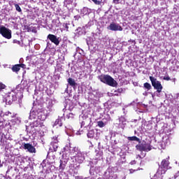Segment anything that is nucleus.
<instances>
[{
    "mask_svg": "<svg viewBox=\"0 0 179 179\" xmlns=\"http://www.w3.org/2000/svg\"><path fill=\"white\" fill-rule=\"evenodd\" d=\"M12 126L10 123L3 119L0 120V136L1 142L3 143V146H6V141L5 139L10 141V134H9Z\"/></svg>",
    "mask_w": 179,
    "mask_h": 179,
    "instance_id": "nucleus-1",
    "label": "nucleus"
},
{
    "mask_svg": "<svg viewBox=\"0 0 179 179\" xmlns=\"http://www.w3.org/2000/svg\"><path fill=\"white\" fill-rule=\"evenodd\" d=\"M86 154L78 147H73L71 151V159L74 164H82L85 162Z\"/></svg>",
    "mask_w": 179,
    "mask_h": 179,
    "instance_id": "nucleus-2",
    "label": "nucleus"
},
{
    "mask_svg": "<svg viewBox=\"0 0 179 179\" xmlns=\"http://www.w3.org/2000/svg\"><path fill=\"white\" fill-rule=\"evenodd\" d=\"M103 28L101 26H98L95 32L92 33V37H88L86 39V43L88 45L89 48H93V50H96V46L98 44L97 41L96 40V37H99L101 33H103Z\"/></svg>",
    "mask_w": 179,
    "mask_h": 179,
    "instance_id": "nucleus-3",
    "label": "nucleus"
},
{
    "mask_svg": "<svg viewBox=\"0 0 179 179\" xmlns=\"http://www.w3.org/2000/svg\"><path fill=\"white\" fill-rule=\"evenodd\" d=\"M49 113H46L43 109L31 110L29 113V120H39L40 121H45Z\"/></svg>",
    "mask_w": 179,
    "mask_h": 179,
    "instance_id": "nucleus-4",
    "label": "nucleus"
},
{
    "mask_svg": "<svg viewBox=\"0 0 179 179\" xmlns=\"http://www.w3.org/2000/svg\"><path fill=\"white\" fill-rule=\"evenodd\" d=\"M55 163V155L50 151L48 153L47 160H43L41 163L43 169H48L50 171H52L55 169V166L52 164Z\"/></svg>",
    "mask_w": 179,
    "mask_h": 179,
    "instance_id": "nucleus-5",
    "label": "nucleus"
},
{
    "mask_svg": "<svg viewBox=\"0 0 179 179\" xmlns=\"http://www.w3.org/2000/svg\"><path fill=\"white\" fill-rule=\"evenodd\" d=\"M98 79L102 82V83H105V85H108V86H111L112 87H115L117 83L113 77L108 75H101L98 77Z\"/></svg>",
    "mask_w": 179,
    "mask_h": 179,
    "instance_id": "nucleus-6",
    "label": "nucleus"
},
{
    "mask_svg": "<svg viewBox=\"0 0 179 179\" xmlns=\"http://www.w3.org/2000/svg\"><path fill=\"white\" fill-rule=\"evenodd\" d=\"M19 94H21V96H23L22 94V92H20L18 93H16V92L12 91L11 92H8L6 97L3 99V101H5L6 104H8L10 106L13 101H16L17 100V97L19 96Z\"/></svg>",
    "mask_w": 179,
    "mask_h": 179,
    "instance_id": "nucleus-7",
    "label": "nucleus"
},
{
    "mask_svg": "<svg viewBox=\"0 0 179 179\" xmlns=\"http://www.w3.org/2000/svg\"><path fill=\"white\" fill-rule=\"evenodd\" d=\"M136 148L137 150H139V152H141L143 157L146 156V153L143 152H150V150H152L150 143H147L146 141H143L141 144L136 145Z\"/></svg>",
    "mask_w": 179,
    "mask_h": 179,
    "instance_id": "nucleus-8",
    "label": "nucleus"
},
{
    "mask_svg": "<svg viewBox=\"0 0 179 179\" xmlns=\"http://www.w3.org/2000/svg\"><path fill=\"white\" fill-rule=\"evenodd\" d=\"M150 80L151 81L154 89L157 90L155 92V95L159 96V93H162V91L163 90V85H162V83L153 76H150Z\"/></svg>",
    "mask_w": 179,
    "mask_h": 179,
    "instance_id": "nucleus-9",
    "label": "nucleus"
},
{
    "mask_svg": "<svg viewBox=\"0 0 179 179\" xmlns=\"http://www.w3.org/2000/svg\"><path fill=\"white\" fill-rule=\"evenodd\" d=\"M171 136L173 134L169 131L163 135L162 142L159 144V149H166V147L171 143Z\"/></svg>",
    "mask_w": 179,
    "mask_h": 179,
    "instance_id": "nucleus-10",
    "label": "nucleus"
},
{
    "mask_svg": "<svg viewBox=\"0 0 179 179\" xmlns=\"http://www.w3.org/2000/svg\"><path fill=\"white\" fill-rule=\"evenodd\" d=\"M169 159H163L161 166L159 167L158 171H157L156 176H162V174H165L167 170H169Z\"/></svg>",
    "mask_w": 179,
    "mask_h": 179,
    "instance_id": "nucleus-11",
    "label": "nucleus"
},
{
    "mask_svg": "<svg viewBox=\"0 0 179 179\" xmlns=\"http://www.w3.org/2000/svg\"><path fill=\"white\" fill-rule=\"evenodd\" d=\"M72 148L73 147L71 146V143L65 145V147L64 148L62 158L60 160L68 162V160H69V157H71V152L72 150Z\"/></svg>",
    "mask_w": 179,
    "mask_h": 179,
    "instance_id": "nucleus-12",
    "label": "nucleus"
},
{
    "mask_svg": "<svg viewBox=\"0 0 179 179\" xmlns=\"http://www.w3.org/2000/svg\"><path fill=\"white\" fill-rule=\"evenodd\" d=\"M0 34L8 40H10V38H12V31L5 27L3 25H0Z\"/></svg>",
    "mask_w": 179,
    "mask_h": 179,
    "instance_id": "nucleus-13",
    "label": "nucleus"
},
{
    "mask_svg": "<svg viewBox=\"0 0 179 179\" xmlns=\"http://www.w3.org/2000/svg\"><path fill=\"white\" fill-rule=\"evenodd\" d=\"M38 125H39V123L37 120H34V122H31L29 126H26L27 131L31 134H34L36 132L35 128H37Z\"/></svg>",
    "mask_w": 179,
    "mask_h": 179,
    "instance_id": "nucleus-14",
    "label": "nucleus"
},
{
    "mask_svg": "<svg viewBox=\"0 0 179 179\" xmlns=\"http://www.w3.org/2000/svg\"><path fill=\"white\" fill-rule=\"evenodd\" d=\"M104 179H117V174L113 171L111 168H108L103 174Z\"/></svg>",
    "mask_w": 179,
    "mask_h": 179,
    "instance_id": "nucleus-15",
    "label": "nucleus"
},
{
    "mask_svg": "<svg viewBox=\"0 0 179 179\" xmlns=\"http://www.w3.org/2000/svg\"><path fill=\"white\" fill-rule=\"evenodd\" d=\"M107 29L111 31H122V27L115 22H111L110 25L107 27Z\"/></svg>",
    "mask_w": 179,
    "mask_h": 179,
    "instance_id": "nucleus-16",
    "label": "nucleus"
},
{
    "mask_svg": "<svg viewBox=\"0 0 179 179\" xmlns=\"http://www.w3.org/2000/svg\"><path fill=\"white\" fill-rule=\"evenodd\" d=\"M80 121H81V128L82 127H85V125H89L90 122H92V119L87 115H80Z\"/></svg>",
    "mask_w": 179,
    "mask_h": 179,
    "instance_id": "nucleus-17",
    "label": "nucleus"
},
{
    "mask_svg": "<svg viewBox=\"0 0 179 179\" xmlns=\"http://www.w3.org/2000/svg\"><path fill=\"white\" fill-rule=\"evenodd\" d=\"M99 173H100V167L99 166H92L90 169V174L91 177H94V178H97Z\"/></svg>",
    "mask_w": 179,
    "mask_h": 179,
    "instance_id": "nucleus-18",
    "label": "nucleus"
},
{
    "mask_svg": "<svg viewBox=\"0 0 179 179\" xmlns=\"http://www.w3.org/2000/svg\"><path fill=\"white\" fill-rule=\"evenodd\" d=\"M47 38H48V40H50L51 41V43H53V44H55L56 45H59V43L61 41H59V37H57V36H55L54 34H50L49 35H48Z\"/></svg>",
    "mask_w": 179,
    "mask_h": 179,
    "instance_id": "nucleus-19",
    "label": "nucleus"
},
{
    "mask_svg": "<svg viewBox=\"0 0 179 179\" xmlns=\"http://www.w3.org/2000/svg\"><path fill=\"white\" fill-rule=\"evenodd\" d=\"M22 148L29 153H36V148L30 143H24Z\"/></svg>",
    "mask_w": 179,
    "mask_h": 179,
    "instance_id": "nucleus-20",
    "label": "nucleus"
},
{
    "mask_svg": "<svg viewBox=\"0 0 179 179\" xmlns=\"http://www.w3.org/2000/svg\"><path fill=\"white\" fill-rule=\"evenodd\" d=\"M57 149H58V140L56 139L50 143L49 150L54 153V152H57Z\"/></svg>",
    "mask_w": 179,
    "mask_h": 179,
    "instance_id": "nucleus-21",
    "label": "nucleus"
},
{
    "mask_svg": "<svg viewBox=\"0 0 179 179\" xmlns=\"http://www.w3.org/2000/svg\"><path fill=\"white\" fill-rule=\"evenodd\" d=\"M127 125V119L124 116L119 117L118 127L124 129Z\"/></svg>",
    "mask_w": 179,
    "mask_h": 179,
    "instance_id": "nucleus-22",
    "label": "nucleus"
},
{
    "mask_svg": "<svg viewBox=\"0 0 179 179\" xmlns=\"http://www.w3.org/2000/svg\"><path fill=\"white\" fill-rule=\"evenodd\" d=\"M65 120V117L64 116L59 117L57 120H55V122L53 124V127H62V122Z\"/></svg>",
    "mask_w": 179,
    "mask_h": 179,
    "instance_id": "nucleus-23",
    "label": "nucleus"
},
{
    "mask_svg": "<svg viewBox=\"0 0 179 179\" xmlns=\"http://www.w3.org/2000/svg\"><path fill=\"white\" fill-rule=\"evenodd\" d=\"M95 22V20H90L89 22L83 27L84 30L85 31H87L90 29V27H92V26L94 25Z\"/></svg>",
    "mask_w": 179,
    "mask_h": 179,
    "instance_id": "nucleus-24",
    "label": "nucleus"
},
{
    "mask_svg": "<svg viewBox=\"0 0 179 179\" xmlns=\"http://www.w3.org/2000/svg\"><path fill=\"white\" fill-rule=\"evenodd\" d=\"M67 82H68V85H69L72 87H76V86L78 85V84L76 83V81H75V79L72 78H68Z\"/></svg>",
    "mask_w": 179,
    "mask_h": 179,
    "instance_id": "nucleus-25",
    "label": "nucleus"
},
{
    "mask_svg": "<svg viewBox=\"0 0 179 179\" xmlns=\"http://www.w3.org/2000/svg\"><path fill=\"white\" fill-rule=\"evenodd\" d=\"M3 117H8V118H15L16 117V113H12L10 111H7L5 113H3Z\"/></svg>",
    "mask_w": 179,
    "mask_h": 179,
    "instance_id": "nucleus-26",
    "label": "nucleus"
},
{
    "mask_svg": "<svg viewBox=\"0 0 179 179\" xmlns=\"http://www.w3.org/2000/svg\"><path fill=\"white\" fill-rule=\"evenodd\" d=\"M96 157L95 160H101V159H103V151L99 150H96Z\"/></svg>",
    "mask_w": 179,
    "mask_h": 179,
    "instance_id": "nucleus-27",
    "label": "nucleus"
},
{
    "mask_svg": "<svg viewBox=\"0 0 179 179\" xmlns=\"http://www.w3.org/2000/svg\"><path fill=\"white\" fill-rule=\"evenodd\" d=\"M66 163H68L66 161L60 159V165L59 169V171L65 170V167H66Z\"/></svg>",
    "mask_w": 179,
    "mask_h": 179,
    "instance_id": "nucleus-28",
    "label": "nucleus"
},
{
    "mask_svg": "<svg viewBox=\"0 0 179 179\" xmlns=\"http://www.w3.org/2000/svg\"><path fill=\"white\" fill-rule=\"evenodd\" d=\"M110 120H111V117H110V114L107 113V114H104L102 121H103L105 124H107V122H108V121H110Z\"/></svg>",
    "mask_w": 179,
    "mask_h": 179,
    "instance_id": "nucleus-29",
    "label": "nucleus"
},
{
    "mask_svg": "<svg viewBox=\"0 0 179 179\" xmlns=\"http://www.w3.org/2000/svg\"><path fill=\"white\" fill-rule=\"evenodd\" d=\"M87 138H94V130L93 129H91V130H89L87 134Z\"/></svg>",
    "mask_w": 179,
    "mask_h": 179,
    "instance_id": "nucleus-30",
    "label": "nucleus"
},
{
    "mask_svg": "<svg viewBox=\"0 0 179 179\" xmlns=\"http://www.w3.org/2000/svg\"><path fill=\"white\" fill-rule=\"evenodd\" d=\"M11 122H13V124H20V122H22V119H20V117H16L14 118L11 120Z\"/></svg>",
    "mask_w": 179,
    "mask_h": 179,
    "instance_id": "nucleus-31",
    "label": "nucleus"
},
{
    "mask_svg": "<svg viewBox=\"0 0 179 179\" xmlns=\"http://www.w3.org/2000/svg\"><path fill=\"white\" fill-rule=\"evenodd\" d=\"M128 141H134L136 142H141V139H139V138L134 136H131V137H127Z\"/></svg>",
    "mask_w": 179,
    "mask_h": 179,
    "instance_id": "nucleus-32",
    "label": "nucleus"
},
{
    "mask_svg": "<svg viewBox=\"0 0 179 179\" xmlns=\"http://www.w3.org/2000/svg\"><path fill=\"white\" fill-rule=\"evenodd\" d=\"M13 72H19L20 71V66L19 64H16L12 68Z\"/></svg>",
    "mask_w": 179,
    "mask_h": 179,
    "instance_id": "nucleus-33",
    "label": "nucleus"
},
{
    "mask_svg": "<svg viewBox=\"0 0 179 179\" xmlns=\"http://www.w3.org/2000/svg\"><path fill=\"white\" fill-rule=\"evenodd\" d=\"M145 89H146L148 91L152 89V85L149 83H145L143 85Z\"/></svg>",
    "mask_w": 179,
    "mask_h": 179,
    "instance_id": "nucleus-34",
    "label": "nucleus"
},
{
    "mask_svg": "<svg viewBox=\"0 0 179 179\" xmlns=\"http://www.w3.org/2000/svg\"><path fill=\"white\" fill-rule=\"evenodd\" d=\"M89 13V8L85 7L81 10L82 15H87Z\"/></svg>",
    "mask_w": 179,
    "mask_h": 179,
    "instance_id": "nucleus-35",
    "label": "nucleus"
},
{
    "mask_svg": "<svg viewBox=\"0 0 179 179\" xmlns=\"http://www.w3.org/2000/svg\"><path fill=\"white\" fill-rule=\"evenodd\" d=\"M52 111H54V109L52 108V107H50V106H48L47 110H45L46 114L49 113V115H50V113H52Z\"/></svg>",
    "mask_w": 179,
    "mask_h": 179,
    "instance_id": "nucleus-36",
    "label": "nucleus"
},
{
    "mask_svg": "<svg viewBox=\"0 0 179 179\" xmlns=\"http://www.w3.org/2000/svg\"><path fill=\"white\" fill-rule=\"evenodd\" d=\"M106 125V122H104V121H99L98 122V127H99L100 128H103V127H105Z\"/></svg>",
    "mask_w": 179,
    "mask_h": 179,
    "instance_id": "nucleus-37",
    "label": "nucleus"
},
{
    "mask_svg": "<svg viewBox=\"0 0 179 179\" xmlns=\"http://www.w3.org/2000/svg\"><path fill=\"white\" fill-rule=\"evenodd\" d=\"M175 101H176V106H178L179 103V93L175 95Z\"/></svg>",
    "mask_w": 179,
    "mask_h": 179,
    "instance_id": "nucleus-38",
    "label": "nucleus"
},
{
    "mask_svg": "<svg viewBox=\"0 0 179 179\" xmlns=\"http://www.w3.org/2000/svg\"><path fill=\"white\" fill-rule=\"evenodd\" d=\"M14 5L17 12H22V8H20V6H19V4H14Z\"/></svg>",
    "mask_w": 179,
    "mask_h": 179,
    "instance_id": "nucleus-39",
    "label": "nucleus"
},
{
    "mask_svg": "<svg viewBox=\"0 0 179 179\" xmlns=\"http://www.w3.org/2000/svg\"><path fill=\"white\" fill-rule=\"evenodd\" d=\"M3 120V111L2 110V108H0V120Z\"/></svg>",
    "mask_w": 179,
    "mask_h": 179,
    "instance_id": "nucleus-40",
    "label": "nucleus"
},
{
    "mask_svg": "<svg viewBox=\"0 0 179 179\" xmlns=\"http://www.w3.org/2000/svg\"><path fill=\"white\" fill-rule=\"evenodd\" d=\"M13 170V167L8 166V170L6 171V174H9V173H10Z\"/></svg>",
    "mask_w": 179,
    "mask_h": 179,
    "instance_id": "nucleus-41",
    "label": "nucleus"
},
{
    "mask_svg": "<svg viewBox=\"0 0 179 179\" xmlns=\"http://www.w3.org/2000/svg\"><path fill=\"white\" fill-rule=\"evenodd\" d=\"M92 1L95 3V5H100V3H101V1L100 0H92Z\"/></svg>",
    "mask_w": 179,
    "mask_h": 179,
    "instance_id": "nucleus-42",
    "label": "nucleus"
},
{
    "mask_svg": "<svg viewBox=\"0 0 179 179\" xmlns=\"http://www.w3.org/2000/svg\"><path fill=\"white\" fill-rule=\"evenodd\" d=\"M52 23L55 24V23H57L56 24V27H58L59 26V20H53L52 21Z\"/></svg>",
    "mask_w": 179,
    "mask_h": 179,
    "instance_id": "nucleus-43",
    "label": "nucleus"
},
{
    "mask_svg": "<svg viewBox=\"0 0 179 179\" xmlns=\"http://www.w3.org/2000/svg\"><path fill=\"white\" fill-rule=\"evenodd\" d=\"M52 106H54V103H52V101L51 100H50L48 101V107H52Z\"/></svg>",
    "mask_w": 179,
    "mask_h": 179,
    "instance_id": "nucleus-44",
    "label": "nucleus"
},
{
    "mask_svg": "<svg viewBox=\"0 0 179 179\" xmlns=\"http://www.w3.org/2000/svg\"><path fill=\"white\" fill-rule=\"evenodd\" d=\"M129 43H131V44H134V45L136 44V42L132 39L129 40Z\"/></svg>",
    "mask_w": 179,
    "mask_h": 179,
    "instance_id": "nucleus-45",
    "label": "nucleus"
},
{
    "mask_svg": "<svg viewBox=\"0 0 179 179\" xmlns=\"http://www.w3.org/2000/svg\"><path fill=\"white\" fill-rule=\"evenodd\" d=\"M2 89H5V85L0 83V90H2Z\"/></svg>",
    "mask_w": 179,
    "mask_h": 179,
    "instance_id": "nucleus-46",
    "label": "nucleus"
},
{
    "mask_svg": "<svg viewBox=\"0 0 179 179\" xmlns=\"http://www.w3.org/2000/svg\"><path fill=\"white\" fill-rule=\"evenodd\" d=\"M47 48H51V43H50L49 41H47Z\"/></svg>",
    "mask_w": 179,
    "mask_h": 179,
    "instance_id": "nucleus-47",
    "label": "nucleus"
},
{
    "mask_svg": "<svg viewBox=\"0 0 179 179\" xmlns=\"http://www.w3.org/2000/svg\"><path fill=\"white\" fill-rule=\"evenodd\" d=\"M171 80V78H170V77L169 76L164 77V80Z\"/></svg>",
    "mask_w": 179,
    "mask_h": 179,
    "instance_id": "nucleus-48",
    "label": "nucleus"
},
{
    "mask_svg": "<svg viewBox=\"0 0 179 179\" xmlns=\"http://www.w3.org/2000/svg\"><path fill=\"white\" fill-rule=\"evenodd\" d=\"M143 157V155H141V156L139 155H138L136 156V159H139V160H141Z\"/></svg>",
    "mask_w": 179,
    "mask_h": 179,
    "instance_id": "nucleus-49",
    "label": "nucleus"
},
{
    "mask_svg": "<svg viewBox=\"0 0 179 179\" xmlns=\"http://www.w3.org/2000/svg\"><path fill=\"white\" fill-rule=\"evenodd\" d=\"M69 24H64V27H65V29H66L68 30V29H69Z\"/></svg>",
    "mask_w": 179,
    "mask_h": 179,
    "instance_id": "nucleus-50",
    "label": "nucleus"
},
{
    "mask_svg": "<svg viewBox=\"0 0 179 179\" xmlns=\"http://www.w3.org/2000/svg\"><path fill=\"white\" fill-rule=\"evenodd\" d=\"M20 66L21 68H23V69H26V66H25L24 64H20Z\"/></svg>",
    "mask_w": 179,
    "mask_h": 179,
    "instance_id": "nucleus-51",
    "label": "nucleus"
},
{
    "mask_svg": "<svg viewBox=\"0 0 179 179\" xmlns=\"http://www.w3.org/2000/svg\"><path fill=\"white\" fill-rule=\"evenodd\" d=\"M113 3H115L116 5L120 3V0H113Z\"/></svg>",
    "mask_w": 179,
    "mask_h": 179,
    "instance_id": "nucleus-52",
    "label": "nucleus"
},
{
    "mask_svg": "<svg viewBox=\"0 0 179 179\" xmlns=\"http://www.w3.org/2000/svg\"><path fill=\"white\" fill-rule=\"evenodd\" d=\"M130 164H131V166L134 165V164H136V161H135V160L131 161L130 162Z\"/></svg>",
    "mask_w": 179,
    "mask_h": 179,
    "instance_id": "nucleus-53",
    "label": "nucleus"
},
{
    "mask_svg": "<svg viewBox=\"0 0 179 179\" xmlns=\"http://www.w3.org/2000/svg\"><path fill=\"white\" fill-rule=\"evenodd\" d=\"M136 171V170H134V169H129V173L130 174H132L134 173V172Z\"/></svg>",
    "mask_w": 179,
    "mask_h": 179,
    "instance_id": "nucleus-54",
    "label": "nucleus"
},
{
    "mask_svg": "<svg viewBox=\"0 0 179 179\" xmlns=\"http://www.w3.org/2000/svg\"><path fill=\"white\" fill-rule=\"evenodd\" d=\"M143 95H144V96H148V92H145V93H143Z\"/></svg>",
    "mask_w": 179,
    "mask_h": 179,
    "instance_id": "nucleus-55",
    "label": "nucleus"
},
{
    "mask_svg": "<svg viewBox=\"0 0 179 179\" xmlns=\"http://www.w3.org/2000/svg\"><path fill=\"white\" fill-rule=\"evenodd\" d=\"M65 92L68 93V85H67V87H66V90H65Z\"/></svg>",
    "mask_w": 179,
    "mask_h": 179,
    "instance_id": "nucleus-56",
    "label": "nucleus"
},
{
    "mask_svg": "<svg viewBox=\"0 0 179 179\" xmlns=\"http://www.w3.org/2000/svg\"><path fill=\"white\" fill-rule=\"evenodd\" d=\"M76 135H80V132L77 131Z\"/></svg>",
    "mask_w": 179,
    "mask_h": 179,
    "instance_id": "nucleus-57",
    "label": "nucleus"
},
{
    "mask_svg": "<svg viewBox=\"0 0 179 179\" xmlns=\"http://www.w3.org/2000/svg\"><path fill=\"white\" fill-rule=\"evenodd\" d=\"M23 61V59H20V62H22Z\"/></svg>",
    "mask_w": 179,
    "mask_h": 179,
    "instance_id": "nucleus-58",
    "label": "nucleus"
},
{
    "mask_svg": "<svg viewBox=\"0 0 179 179\" xmlns=\"http://www.w3.org/2000/svg\"><path fill=\"white\" fill-rule=\"evenodd\" d=\"M155 96V95L154 94H152V97H154Z\"/></svg>",
    "mask_w": 179,
    "mask_h": 179,
    "instance_id": "nucleus-59",
    "label": "nucleus"
},
{
    "mask_svg": "<svg viewBox=\"0 0 179 179\" xmlns=\"http://www.w3.org/2000/svg\"><path fill=\"white\" fill-rule=\"evenodd\" d=\"M169 179H170V178H169Z\"/></svg>",
    "mask_w": 179,
    "mask_h": 179,
    "instance_id": "nucleus-60",
    "label": "nucleus"
}]
</instances>
